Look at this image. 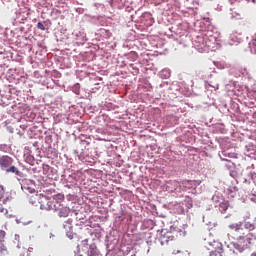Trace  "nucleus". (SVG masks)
Returning a JSON list of instances; mask_svg holds the SVG:
<instances>
[{"label": "nucleus", "mask_w": 256, "mask_h": 256, "mask_svg": "<svg viewBox=\"0 0 256 256\" xmlns=\"http://www.w3.org/2000/svg\"><path fill=\"white\" fill-rule=\"evenodd\" d=\"M87 243H89L88 239H85V240L82 241V245H87Z\"/></svg>", "instance_id": "nucleus-15"}, {"label": "nucleus", "mask_w": 256, "mask_h": 256, "mask_svg": "<svg viewBox=\"0 0 256 256\" xmlns=\"http://www.w3.org/2000/svg\"><path fill=\"white\" fill-rule=\"evenodd\" d=\"M6 235H7V232H5V230L3 229H0V256L5 255V252L7 251V247L3 245Z\"/></svg>", "instance_id": "nucleus-4"}, {"label": "nucleus", "mask_w": 256, "mask_h": 256, "mask_svg": "<svg viewBox=\"0 0 256 256\" xmlns=\"http://www.w3.org/2000/svg\"><path fill=\"white\" fill-rule=\"evenodd\" d=\"M42 169L44 172H47V171H49L50 167L47 164H43Z\"/></svg>", "instance_id": "nucleus-13"}, {"label": "nucleus", "mask_w": 256, "mask_h": 256, "mask_svg": "<svg viewBox=\"0 0 256 256\" xmlns=\"http://www.w3.org/2000/svg\"><path fill=\"white\" fill-rule=\"evenodd\" d=\"M251 256H256V252H255V253H252Z\"/></svg>", "instance_id": "nucleus-17"}, {"label": "nucleus", "mask_w": 256, "mask_h": 256, "mask_svg": "<svg viewBox=\"0 0 256 256\" xmlns=\"http://www.w3.org/2000/svg\"><path fill=\"white\" fill-rule=\"evenodd\" d=\"M39 196H42V194H33L30 196L29 198V201L32 205H37V203H41V197Z\"/></svg>", "instance_id": "nucleus-7"}, {"label": "nucleus", "mask_w": 256, "mask_h": 256, "mask_svg": "<svg viewBox=\"0 0 256 256\" xmlns=\"http://www.w3.org/2000/svg\"><path fill=\"white\" fill-rule=\"evenodd\" d=\"M88 256H99V250L95 246H90Z\"/></svg>", "instance_id": "nucleus-9"}, {"label": "nucleus", "mask_w": 256, "mask_h": 256, "mask_svg": "<svg viewBox=\"0 0 256 256\" xmlns=\"http://www.w3.org/2000/svg\"><path fill=\"white\" fill-rule=\"evenodd\" d=\"M10 165H13V158L8 155L0 157V167L2 171H7Z\"/></svg>", "instance_id": "nucleus-3"}, {"label": "nucleus", "mask_w": 256, "mask_h": 256, "mask_svg": "<svg viewBox=\"0 0 256 256\" xmlns=\"http://www.w3.org/2000/svg\"><path fill=\"white\" fill-rule=\"evenodd\" d=\"M9 199H11V196L5 193L3 186H0V203H5L9 201Z\"/></svg>", "instance_id": "nucleus-5"}, {"label": "nucleus", "mask_w": 256, "mask_h": 256, "mask_svg": "<svg viewBox=\"0 0 256 256\" xmlns=\"http://www.w3.org/2000/svg\"><path fill=\"white\" fill-rule=\"evenodd\" d=\"M228 228L237 241L233 244V247L236 251H239V253H243L245 249H249L255 245L256 234L251 232L255 231V224L251 222H238L230 224Z\"/></svg>", "instance_id": "nucleus-1"}, {"label": "nucleus", "mask_w": 256, "mask_h": 256, "mask_svg": "<svg viewBox=\"0 0 256 256\" xmlns=\"http://www.w3.org/2000/svg\"><path fill=\"white\" fill-rule=\"evenodd\" d=\"M6 173H14L16 174L18 177H23V173L21 171H19V169L15 166H9L8 169L6 170Z\"/></svg>", "instance_id": "nucleus-8"}, {"label": "nucleus", "mask_w": 256, "mask_h": 256, "mask_svg": "<svg viewBox=\"0 0 256 256\" xmlns=\"http://www.w3.org/2000/svg\"><path fill=\"white\" fill-rule=\"evenodd\" d=\"M37 28L40 29L41 31H45V25H43V23L41 22L37 23Z\"/></svg>", "instance_id": "nucleus-12"}, {"label": "nucleus", "mask_w": 256, "mask_h": 256, "mask_svg": "<svg viewBox=\"0 0 256 256\" xmlns=\"http://www.w3.org/2000/svg\"><path fill=\"white\" fill-rule=\"evenodd\" d=\"M36 197H40V209H42V211H57V201H55V199H51L45 195L42 194V196H36Z\"/></svg>", "instance_id": "nucleus-2"}, {"label": "nucleus", "mask_w": 256, "mask_h": 256, "mask_svg": "<svg viewBox=\"0 0 256 256\" xmlns=\"http://www.w3.org/2000/svg\"><path fill=\"white\" fill-rule=\"evenodd\" d=\"M0 213H7V209L3 208L2 205H0Z\"/></svg>", "instance_id": "nucleus-14"}, {"label": "nucleus", "mask_w": 256, "mask_h": 256, "mask_svg": "<svg viewBox=\"0 0 256 256\" xmlns=\"http://www.w3.org/2000/svg\"><path fill=\"white\" fill-rule=\"evenodd\" d=\"M219 209H220L221 213H225V211H227V209H229V202L224 201V202L220 203Z\"/></svg>", "instance_id": "nucleus-10"}, {"label": "nucleus", "mask_w": 256, "mask_h": 256, "mask_svg": "<svg viewBox=\"0 0 256 256\" xmlns=\"http://www.w3.org/2000/svg\"><path fill=\"white\" fill-rule=\"evenodd\" d=\"M58 197H59L60 199H63V195H58Z\"/></svg>", "instance_id": "nucleus-16"}, {"label": "nucleus", "mask_w": 256, "mask_h": 256, "mask_svg": "<svg viewBox=\"0 0 256 256\" xmlns=\"http://www.w3.org/2000/svg\"><path fill=\"white\" fill-rule=\"evenodd\" d=\"M69 213L67 212V209L61 210L59 212V217H68Z\"/></svg>", "instance_id": "nucleus-11"}, {"label": "nucleus", "mask_w": 256, "mask_h": 256, "mask_svg": "<svg viewBox=\"0 0 256 256\" xmlns=\"http://www.w3.org/2000/svg\"><path fill=\"white\" fill-rule=\"evenodd\" d=\"M175 236H173V233L167 232L161 237V243H169L170 241H174Z\"/></svg>", "instance_id": "nucleus-6"}]
</instances>
